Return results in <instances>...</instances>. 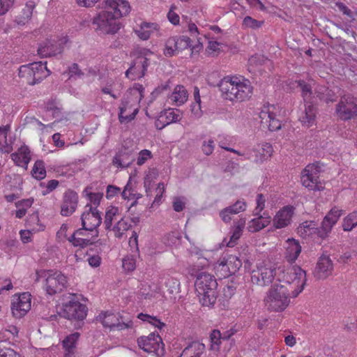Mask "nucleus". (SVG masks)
I'll return each instance as SVG.
<instances>
[{
  "mask_svg": "<svg viewBox=\"0 0 357 357\" xmlns=\"http://www.w3.org/2000/svg\"><path fill=\"white\" fill-rule=\"evenodd\" d=\"M121 196L124 199L138 200L142 197V195L135 192L132 178H130L127 184L124 187Z\"/></svg>",
  "mask_w": 357,
  "mask_h": 357,
  "instance_id": "obj_44",
  "label": "nucleus"
},
{
  "mask_svg": "<svg viewBox=\"0 0 357 357\" xmlns=\"http://www.w3.org/2000/svg\"><path fill=\"white\" fill-rule=\"evenodd\" d=\"M137 342L139 347L146 352L153 353L157 356L164 354V344L158 334L152 333L148 336L141 337Z\"/></svg>",
  "mask_w": 357,
  "mask_h": 357,
  "instance_id": "obj_15",
  "label": "nucleus"
},
{
  "mask_svg": "<svg viewBox=\"0 0 357 357\" xmlns=\"http://www.w3.org/2000/svg\"><path fill=\"white\" fill-rule=\"evenodd\" d=\"M343 211L337 206L333 207L324 218L319 227V237L321 240L326 239L331 233L332 228L337 222L342 215Z\"/></svg>",
  "mask_w": 357,
  "mask_h": 357,
  "instance_id": "obj_17",
  "label": "nucleus"
},
{
  "mask_svg": "<svg viewBox=\"0 0 357 357\" xmlns=\"http://www.w3.org/2000/svg\"><path fill=\"white\" fill-rule=\"evenodd\" d=\"M235 333V330L230 329L227 331L223 336H222L220 332L218 330H213L210 335V340H211V348L212 350L218 351L219 350V347L220 344L222 343V340L229 339L231 335Z\"/></svg>",
  "mask_w": 357,
  "mask_h": 357,
  "instance_id": "obj_37",
  "label": "nucleus"
},
{
  "mask_svg": "<svg viewBox=\"0 0 357 357\" xmlns=\"http://www.w3.org/2000/svg\"><path fill=\"white\" fill-rule=\"evenodd\" d=\"M215 143L212 139L208 138L203 141L202 150L206 155H210L213 153Z\"/></svg>",
  "mask_w": 357,
  "mask_h": 357,
  "instance_id": "obj_57",
  "label": "nucleus"
},
{
  "mask_svg": "<svg viewBox=\"0 0 357 357\" xmlns=\"http://www.w3.org/2000/svg\"><path fill=\"white\" fill-rule=\"evenodd\" d=\"M221 97L231 102H241L249 100L253 88L249 79L241 75H227L219 82Z\"/></svg>",
  "mask_w": 357,
  "mask_h": 357,
  "instance_id": "obj_3",
  "label": "nucleus"
},
{
  "mask_svg": "<svg viewBox=\"0 0 357 357\" xmlns=\"http://www.w3.org/2000/svg\"><path fill=\"white\" fill-rule=\"evenodd\" d=\"M46 62H33L23 65L19 68V76L30 85H34L50 75Z\"/></svg>",
  "mask_w": 357,
  "mask_h": 357,
  "instance_id": "obj_9",
  "label": "nucleus"
},
{
  "mask_svg": "<svg viewBox=\"0 0 357 357\" xmlns=\"http://www.w3.org/2000/svg\"><path fill=\"white\" fill-rule=\"evenodd\" d=\"M44 278L43 288L49 295L61 293L68 286L67 276L60 271H40L36 272V280Z\"/></svg>",
  "mask_w": 357,
  "mask_h": 357,
  "instance_id": "obj_7",
  "label": "nucleus"
},
{
  "mask_svg": "<svg viewBox=\"0 0 357 357\" xmlns=\"http://www.w3.org/2000/svg\"><path fill=\"white\" fill-rule=\"evenodd\" d=\"M191 112L195 117H200L202 114L199 90L197 86L194 89V102L191 105Z\"/></svg>",
  "mask_w": 357,
  "mask_h": 357,
  "instance_id": "obj_47",
  "label": "nucleus"
},
{
  "mask_svg": "<svg viewBox=\"0 0 357 357\" xmlns=\"http://www.w3.org/2000/svg\"><path fill=\"white\" fill-rule=\"evenodd\" d=\"M86 231L82 228L79 229L68 238V241L74 246L82 248L92 244L95 241V237H96V234L90 236L89 234H86Z\"/></svg>",
  "mask_w": 357,
  "mask_h": 357,
  "instance_id": "obj_28",
  "label": "nucleus"
},
{
  "mask_svg": "<svg viewBox=\"0 0 357 357\" xmlns=\"http://www.w3.org/2000/svg\"><path fill=\"white\" fill-rule=\"evenodd\" d=\"M155 178V174L153 172H149L144 178V187L146 191V194L147 197H151V189L152 187V183L153 180Z\"/></svg>",
  "mask_w": 357,
  "mask_h": 357,
  "instance_id": "obj_55",
  "label": "nucleus"
},
{
  "mask_svg": "<svg viewBox=\"0 0 357 357\" xmlns=\"http://www.w3.org/2000/svg\"><path fill=\"white\" fill-rule=\"evenodd\" d=\"M87 196L88 199L90 202L89 204L97 208V206L100 204L102 198V194L100 192H91L88 194Z\"/></svg>",
  "mask_w": 357,
  "mask_h": 357,
  "instance_id": "obj_62",
  "label": "nucleus"
},
{
  "mask_svg": "<svg viewBox=\"0 0 357 357\" xmlns=\"http://www.w3.org/2000/svg\"><path fill=\"white\" fill-rule=\"evenodd\" d=\"M96 319L104 327L112 328L119 324V315L112 312H102Z\"/></svg>",
  "mask_w": 357,
  "mask_h": 357,
  "instance_id": "obj_40",
  "label": "nucleus"
},
{
  "mask_svg": "<svg viewBox=\"0 0 357 357\" xmlns=\"http://www.w3.org/2000/svg\"><path fill=\"white\" fill-rule=\"evenodd\" d=\"M333 271V264L328 256L321 255L317 263L314 275L319 280H324L330 276Z\"/></svg>",
  "mask_w": 357,
  "mask_h": 357,
  "instance_id": "obj_22",
  "label": "nucleus"
},
{
  "mask_svg": "<svg viewBox=\"0 0 357 357\" xmlns=\"http://www.w3.org/2000/svg\"><path fill=\"white\" fill-rule=\"evenodd\" d=\"M10 158L16 165L26 169L31 160V151L27 146L22 145L10 155Z\"/></svg>",
  "mask_w": 357,
  "mask_h": 357,
  "instance_id": "obj_29",
  "label": "nucleus"
},
{
  "mask_svg": "<svg viewBox=\"0 0 357 357\" xmlns=\"http://www.w3.org/2000/svg\"><path fill=\"white\" fill-rule=\"evenodd\" d=\"M149 65L142 57H137L133 63L126 72V76L130 79L135 80L144 76L145 72Z\"/></svg>",
  "mask_w": 357,
  "mask_h": 357,
  "instance_id": "obj_23",
  "label": "nucleus"
},
{
  "mask_svg": "<svg viewBox=\"0 0 357 357\" xmlns=\"http://www.w3.org/2000/svg\"><path fill=\"white\" fill-rule=\"evenodd\" d=\"M177 51L185 50L191 46V40L188 36L176 37Z\"/></svg>",
  "mask_w": 357,
  "mask_h": 357,
  "instance_id": "obj_58",
  "label": "nucleus"
},
{
  "mask_svg": "<svg viewBox=\"0 0 357 357\" xmlns=\"http://www.w3.org/2000/svg\"><path fill=\"white\" fill-rule=\"evenodd\" d=\"M60 314L68 319L83 320L86 317L87 307L75 295L69 294L62 305Z\"/></svg>",
  "mask_w": 357,
  "mask_h": 357,
  "instance_id": "obj_10",
  "label": "nucleus"
},
{
  "mask_svg": "<svg viewBox=\"0 0 357 357\" xmlns=\"http://www.w3.org/2000/svg\"><path fill=\"white\" fill-rule=\"evenodd\" d=\"M162 294L161 288L156 284H142L137 293V298L139 300L151 299L152 298H157L161 296Z\"/></svg>",
  "mask_w": 357,
  "mask_h": 357,
  "instance_id": "obj_31",
  "label": "nucleus"
},
{
  "mask_svg": "<svg viewBox=\"0 0 357 357\" xmlns=\"http://www.w3.org/2000/svg\"><path fill=\"white\" fill-rule=\"evenodd\" d=\"M319 167L317 164H310L302 172L301 183L310 190L321 191L324 184L319 180Z\"/></svg>",
  "mask_w": 357,
  "mask_h": 357,
  "instance_id": "obj_12",
  "label": "nucleus"
},
{
  "mask_svg": "<svg viewBox=\"0 0 357 357\" xmlns=\"http://www.w3.org/2000/svg\"><path fill=\"white\" fill-rule=\"evenodd\" d=\"M186 199L183 197H175L173 200V208L176 212L182 211L185 206Z\"/></svg>",
  "mask_w": 357,
  "mask_h": 357,
  "instance_id": "obj_61",
  "label": "nucleus"
},
{
  "mask_svg": "<svg viewBox=\"0 0 357 357\" xmlns=\"http://www.w3.org/2000/svg\"><path fill=\"white\" fill-rule=\"evenodd\" d=\"M335 114L343 121L357 116V99L350 95L343 96L335 107Z\"/></svg>",
  "mask_w": 357,
  "mask_h": 357,
  "instance_id": "obj_14",
  "label": "nucleus"
},
{
  "mask_svg": "<svg viewBox=\"0 0 357 357\" xmlns=\"http://www.w3.org/2000/svg\"><path fill=\"white\" fill-rule=\"evenodd\" d=\"M277 283H282L293 296H297L304 289L306 283V273L298 266H279L275 273Z\"/></svg>",
  "mask_w": 357,
  "mask_h": 357,
  "instance_id": "obj_4",
  "label": "nucleus"
},
{
  "mask_svg": "<svg viewBox=\"0 0 357 357\" xmlns=\"http://www.w3.org/2000/svg\"><path fill=\"white\" fill-rule=\"evenodd\" d=\"M31 294L24 292L20 295H15L12 299L11 311L15 318L24 317L31 309Z\"/></svg>",
  "mask_w": 357,
  "mask_h": 357,
  "instance_id": "obj_18",
  "label": "nucleus"
},
{
  "mask_svg": "<svg viewBox=\"0 0 357 357\" xmlns=\"http://www.w3.org/2000/svg\"><path fill=\"white\" fill-rule=\"evenodd\" d=\"M263 24V22L258 21L250 16L244 17L242 23V26L245 29H257L259 28Z\"/></svg>",
  "mask_w": 357,
  "mask_h": 357,
  "instance_id": "obj_53",
  "label": "nucleus"
},
{
  "mask_svg": "<svg viewBox=\"0 0 357 357\" xmlns=\"http://www.w3.org/2000/svg\"><path fill=\"white\" fill-rule=\"evenodd\" d=\"M162 280H164V284L169 294H178L180 291V282L176 278L168 275L164 276Z\"/></svg>",
  "mask_w": 357,
  "mask_h": 357,
  "instance_id": "obj_43",
  "label": "nucleus"
},
{
  "mask_svg": "<svg viewBox=\"0 0 357 357\" xmlns=\"http://www.w3.org/2000/svg\"><path fill=\"white\" fill-rule=\"evenodd\" d=\"M152 158L151 152L148 149L142 150L138 155L137 164L138 165H144L148 160Z\"/></svg>",
  "mask_w": 357,
  "mask_h": 357,
  "instance_id": "obj_60",
  "label": "nucleus"
},
{
  "mask_svg": "<svg viewBox=\"0 0 357 357\" xmlns=\"http://www.w3.org/2000/svg\"><path fill=\"white\" fill-rule=\"evenodd\" d=\"M224 45L215 40H209L206 47V52L209 55L217 56L223 49Z\"/></svg>",
  "mask_w": 357,
  "mask_h": 357,
  "instance_id": "obj_51",
  "label": "nucleus"
},
{
  "mask_svg": "<svg viewBox=\"0 0 357 357\" xmlns=\"http://www.w3.org/2000/svg\"><path fill=\"white\" fill-rule=\"evenodd\" d=\"M77 194L73 191H68L64 194L63 202L61 204V214L69 216L73 214L77 206Z\"/></svg>",
  "mask_w": 357,
  "mask_h": 357,
  "instance_id": "obj_27",
  "label": "nucleus"
},
{
  "mask_svg": "<svg viewBox=\"0 0 357 357\" xmlns=\"http://www.w3.org/2000/svg\"><path fill=\"white\" fill-rule=\"evenodd\" d=\"M284 113V110L278 105H264L259 113L261 123L270 131L278 130L281 128L282 119Z\"/></svg>",
  "mask_w": 357,
  "mask_h": 357,
  "instance_id": "obj_8",
  "label": "nucleus"
},
{
  "mask_svg": "<svg viewBox=\"0 0 357 357\" xmlns=\"http://www.w3.org/2000/svg\"><path fill=\"white\" fill-rule=\"evenodd\" d=\"M266 198L262 194H258L256 197V206L253 211L254 215H259L265 208Z\"/></svg>",
  "mask_w": 357,
  "mask_h": 357,
  "instance_id": "obj_54",
  "label": "nucleus"
},
{
  "mask_svg": "<svg viewBox=\"0 0 357 357\" xmlns=\"http://www.w3.org/2000/svg\"><path fill=\"white\" fill-rule=\"evenodd\" d=\"M277 271L278 268H274L270 264H260L257 266V270L251 271V281L253 284L260 286L268 285L274 280H276Z\"/></svg>",
  "mask_w": 357,
  "mask_h": 357,
  "instance_id": "obj_13",
  "label": "nucleus"
},
{
  "mask_svg": "<svg viewBox=\"0 0 357 357\" xmlns=\"http://www.w3.org/2000/svg\"><path fill=\"white\" fill-rule=\"evenodd\" d=\"M242 266L241 260L233 255L221 257L214 265L215 273L220 278H228L236 273Z\"/></svg>",
  "mask_w": 357,
  "mask_h": 357,
  "instance_id": "obj_11",
  "label": "nucleus"
},
{
  "mask_svg": "<svg viewBox=\"0 0 357 357\" xmlns=\"http://www.w3.org/2000/svg\"><path fill=\"white\" fill-rule=\"evenodd\" d=\"M188 98V93L185 88L183 86L177 85L168 96V100L172 105L181 106L187 101Z\"/></svg>",
  "mask_w": 357,
  "mask_h": 357,
  "instance_id": "obj_32",
  "label": "nucleus"
},
{
  "mask_svg": "<svg viewBox=\"0 0 357 357\" xmlns=\"http://www.w3.org/2000/svg\"><path fill=\"white\" fill-rule=\"evenodd\" d=\"M33 203V199L31 198L22 199L15 203L17 211L15 212V216L17 218H23L27 210L31 206Z\"/></svg>",
  "mask_w": 357,
  "mask_h": 357,
  "instance_id": "obj_45",
  "label": "nucleus"
},
{
  "mask_svg": "<svg viewBox=\"0 0 357 357\" xmlns=\"http://www.w3.org/2000/svg\"><path fill=\"white\" fill-rule=\"evenodd\" d=\"M284 257L289 262L295 261L301 252V246L298 241L294 238H288L285 242Z\"/></svg>",
  "mask_w": 357,
  "mask_h": 357,
  "instance_id": "obj_30",
  "label": "nucleus"
},
{
  "mask_svg": "<svg viewBox=\"0 0 357 357\" xmlns=\"http://www.w3.org/2000/svg\"><path fill=\"white\" fill-rule=\"evenodd\" d=\"M335 6L338 10L347 15L351 21L355 19L353 13L343 3L337 2L335 3Z\"/></svg>",
  "mask_w": 357,
  "mask_h": 357,
  "instance_id": "obj_64",
  "label": "nucleus"
},
{
  "mask_svg": "<svg viewBox=\"0 0 357 357\" xmlns=\"http://www.w3.org/2000/svg\"><path fill=\"white\" fill-rule=\"evenodd\" d=\"M175 6H172L169 11L167 13L168 20L173 24L174 25H177L179 24L180 17L178 15L174 12Z\"/></svg>",
  "mask_w": 357,
  "mask_h": 357,
  "instance_id": "obj_63",
  "label": "nucleus"
},
{
  "mask_svg": "<svg viewBox=\"0 0 357 357\" xmlns=\"http://www.w3.org/2000/svg\"><path fill=\"white\" fill-rule=\"evenodd\" d=\"M121 210L114 206L107 208L105 215L104 225L105 229H110L114 221H118L121 217Z\"/></svg>",
  "mask_w": 357,
  "mask_h": 357,
  "instance_id": "obj_38",
  "label": "nucleus"
},
{
  "mask_svg": "<svg viewBox=\"0 0 357 357\" xmlns=\"http://www.w3.org/2000/svg\"><path fill=\"white\" fill-rule=\"evenodd\" d=\"M31 174L34 178L40 180L45 178L46 171L43 161L38 160L35 162L32 169Z\"/></svg>",
  "mask_w": 357,
  "mask_h": 357,
  "instance_id": "obj_50",
  "label": "nucleus"
},
{
  "mask_svg": "<svg viewBox=\"0 0 357 357\" xmlns=\"http://www.w3.org/2000/svg\"><path fill=\"white\" fill-rule=\"evenodd\" d=\"M130 12L127 0H105L102 10L93 20V24L100 33L114 34L121 28L119 19Z\"/></svg>",
  "mask_w": 357,
  "mask_h": 357,
  "instance_id": "obj_1",
  "label": "nucleus"
},
{
  "mask_svg": "<svg viewBox=\"0 0 357 357\" xmlns=\"http://www.w3.org/2000/svg\"><path fill=\"white\" fill-rule=\"evenodd\" d=\"M298 86L301 87L302 96L304 100L307 102L310 100L312 94V86L310 83H306L304 81L297 82Z\"/></svg>",
  "mask_w": 357,
  "mask_h": 357,
  "instance_id": "obj_52",
  "label": "nucleus"
},
{
  "mask_svg": "<svg viewBox=\"0 0 357 357\" xmlns=\"http://www.w3.org/2000/svg\"><path fill=\"white\" fill-rule=\"evenodd\" d=\"M295 214V208L287 205L280 208L272 219L273 226L275 229H283L291 224L292 218Z\"/></svg>",
  "mask_w": 357,
  "mask_h": 357,
  "instance_id": "obj_19",
  "label": "nucleus"
},
{
  "mask_svg": "<svg viewBox=\"0 0 357 357\" xmlns=\"http://www.w3.org/2000/svg\"><path fill=\"white\" fill-rule=\"evenodd\" d=\"M252 219L248 223L247 229L250 232L254 233L267 227L271 222L270 216L264 217L261 214Z\"/></svg>",
  "mask_w": 357,
  "mask_h": 357,
  "instance_id": "obj_36",
  "label": "nucleus"
},
{
  "mask_svg": "<svg viewBox=\"0 0 357 357\" xmlns=\"http://www.w3.org/2000/svg\"><path fill=\"white\" fill-rule=\"evenodd\" d=\"M82 229L87 231H94L96 236H98L96 228L101 223V216L96 207L86 204L84 207L82 217Z\"/></svg>",
  "mask_w": 357,
  "mask_h": 357,
  "instance_id": "obj_16",
  "label": "nucleus"
},
{
  "mask_svg": "<svg viewBox=\"0 0 357 357\" xmlns=\"http://www.w3.org/2000/svg\"><path fill=\"white\" fill-rule=\"evenodd\" d=\"M144 91L142 84H135L126 92L119 106V120L121 123H127L135 118L139 102L144 97Z\"/></svg>",
  "mask_w": 357,
  "mask_h": 357,
  "instance_id": "obj_5",
  "label": "nucleus"
},
{
  "mask_svg": "<svg viewBox=\"0 0 357 357\" xmlns=\"http://www.w3.org/2000/svg\"><path fill=\"white\" fill-rule=\"evenodd\" d=\"M319 228L314 221H305L297 228L298 234L303 238H312L316 241H321L319 237Z\"/></svg>",
  "mask_w": 357,
  "mask_h": 357,
  "instance_id": "obj_25",
  "label": "nucleus"
},
{
  "mask_svg": "<svg viewBox=\"0 0 357 357\" xmlns=\"http://www.w3.org/2000/svg\"><path fill=\"white\" fill-rule=\"evenodd\" d=\"M246 220L245 218H241L234 222L232 234L230 237L229 241L227 243L228 247H234L237 241L242 235L243 230L245 226Z\"/></svg>",
  "mask_w": 357,
  "mask_h": 357,
  "instance_id": "obj_41",
  "label": "nucleus"
},
{
  "mask_svg": "<svg viewBox=\"0 0 357 357\" xmlns=\"http://www.w3.org/2000/svg\"><path fill=\"white\" fill-rule=\"evenodd\" d=\"M208 261L206 258L201 257L189 268L191 276L196 278L195 288L199 303L203 307H213L216 302L218 292V282L215 277L203 271Z\"/></svg>",
  "mask_w": 357,
  "mask_h": 357,
  "instance_id": "obj_2",
  "label": "nucleus"
},
{
  "mask_svg": "<svg viewBox=\"0 0 357 357\" xmlns=\"http://www.w3.org/2000/svg\"><path fill=\"white\" fill-rule=\"evenodd\" d=\"M205 345L199 342H193L187 346L179 357H204Z\"/></svg>",
  "mask_w": 357,
  "mask_h": 357,
  "instance_id": "obj_33",
  "label": "nucleus"
},
{
  "mask_svg": "<svg viewBox=\"0 0 357 357\" xmlns=\"http://www.w3.org/2000/svg\"><path fill=\"white\" fill-rule=\"evenodd\" d=\"M137 317L142 321L147 322L158 329H162L165 326V324L156 317H152L147 314L139 313Z\"/></svg>",
  "mask_w": 357,
  "mask_h": 357,
  "instance_id": "obj_48",
  "label": "nucleus"
},
{
  "mask_svg": "<svg viewBox=\"0 0 357 357\" xmlns=\"http://www.w3.org/2000/svg\"><path fill=\"white\" fill-rule=\"evenodd\" d=\"M135 31L137 36L144 40L149 39L153 34L158 37L161 36L159 24L153 22H142Z\"/></svg>",
  "mask_w": 357,
  "mask_h": 357,
  "instance_id": "obj_26",
  "label": "nucleus"
},
{
  "mask_svg": "<svg viewBox=\"0 0 357 357\" xmlns=\"http://www.w3.org/2000/svg\"><path fill=\"white\" fill-rule=\"evenodd\" d=\"M293 293L282 285L274 282L264 298V305L267 310L273 312L284 311L290 303Z\"/></svg>",
  "mask_w": 357,
  "mask_h": 357,
  "instance_id": "obj_6",
  "label": "nucleus"
},
{
  "mask_svg": "<svg viewBox=\"0 0 357 357\" xmlns=\"http://www.w3.org/2000/svg\"><path fill=\"white\" fill-rule=\"evenodd\" d=\"M131 227V223L128 218H121L116 223L112 225L109 229L113 231L116 238H122L126 236V232Z\"/></svg>",
  "mask_w": 357,
  "mask_h": 357,
  "instance_id": "obj_35",
  "label": "nucleus"
},
{
  "mask_svg": "<svg viewBox=\"0 0 357 357\" xmlns=\"http://www.w3.org/2000/svg\"><path fill=\"white\" fill-rule=\"evenodd\" d=\"M181 118L182 114L178 109L169 108L161 112L159 119L155 121V126L160 130L172 123L180 121Z\"/></svg>",
  "mask_w": 357,
  "mask_h": 357,
  "instance_id": "obj_24",
  "label": "nucleus"
},
{
  "mask_svg": "<svg viewBox=\"0 0 357 357\" xmlns=\"http://www.w3.org/2000/svg\"><path fill=\"white\" fill-rule=\"evenodd\" d=\"M357 226V210L348 214L342 221V229L345 231H350Z\"/></svg>",
  "mask_w": 357,
  "mask_h": 357,
  "instance_id": "obj_46",
  "label": "nucleus"
},
{
  "mask_svg": "<svg viewBox=\"0 0 357 357\" xmlns=\"http://www.w3.org/2000/svg\"><path fill=\"white\" fill-rule=\"evenodd\" d=\"M79 337L78 333H74L68 335L63 341L62 345L65 350L64 356L71 357L75 352L77 342Z\"/></svg>",
  "mask_w": 357,
  "mask_h": 357,
  "instance_id": "obj_39",
  "label": "nucleus"
},
{
  "mask_svg": "<svg viewBox=\"0 0 357 357\" xmlns=\"http://www.w3.org/2000/svg\"><path fill=\"white\" fill-rule=\"evenodd\" d=\"M13 150V140L6 128H0V151L9 153Z\"/></svg>",
  "mask_w": 357,
  "mask_h": 357,
  "instance_id": "obj_42",
  "label": "nucleus"
},
{
  "mask_svg": "<svg viewBox=\"0 0 357 357\" xmlns=\"http://www.w3.org/2000/svg\"><path fill=\"white\" fill-rule=\"evenodd\" d=\"M123 268L126 271H132L135 269V259L132 256H126L123 259Z\"/></svg>",
  "mask_w": 357,
  "mask_h": 357,
  "instance_id": "obj_59",
  "label": "nucleus"
},
{
  "mask_svg": "<svg viewBox=\"0 0 357 357\" xmlns=\"http://www.w3.org/2000/svg\"><path fill=\"white\" fill-rule=\"evenodd\" d=\"M63 39H50L41 43L38 49V54L42 57L56 55L62 52Z\"/></svg>",
  "mask_w": 357,
  "mask_h": 357,
  "instance_id": "obj_21",
  "label": "nucleus"
},
{
  "mask_svg": "<svg viewBox=\"0 0 357 357\" xmlns=\"http://www.w3.org/2000/svg\"><path fill=\"white\" fill-rule=\"evenodd\" d=\"M317 110L310 102H307L305 112L300 116L299 119L305 127H310L315 123Z\"/></svg>",
  "mask_w": 357,
  "mask_h": 357,
  "instance_id": "obj_34",
  "label": "nucleus"
},
{
  "mask_svg": "<svg viewBox=\"0 0 357 357\" xmlns=\"http://www.w3.org/2000/svg\"><path fill=\"white\" fill-rule=\"evenodd\" d=\"M177 51L176 37H170L165 43L164 54L166 56H172Z\"/></svg>",
  "mask_w": 357,
  "mask_h": 357,
  "instance_id": "obj_49",
  "label": "nucleus"
},
{
  "mask_svg": "<svg viewBox=\"0 0 357 357\" xmlns=\"http://www.w3.org/2000/svg\"><path fill=\"white\" fill-rule=\"evenodd\" d=\"M247 207L246 203L243 200H238L231 206L227 207L233 214H238L240 212L245 211Z\"/></svg>",
  "mask_w": 357,
  "mask_h": 357,
  "instance_id": "obj_56",
  "label": "nucleus"
},
{
  "mask_svg": "<svg viewBox=\"0 0 357 357\" xmlns=\"http://www.w3.org/2000/svg\"><path fill=\"white\" fill-rule=\"evenodd\" d=\"M248 152L252 155L250 160L256 163H263L271 157L273 149L271 144L264 142L255 146L252 149H249Z\"/></svg>",
  "mask_w": 357,
  "mask_h": 357,
  "instance_id": "obj_20",
  "label": "nucleus"
}]
</instances>
